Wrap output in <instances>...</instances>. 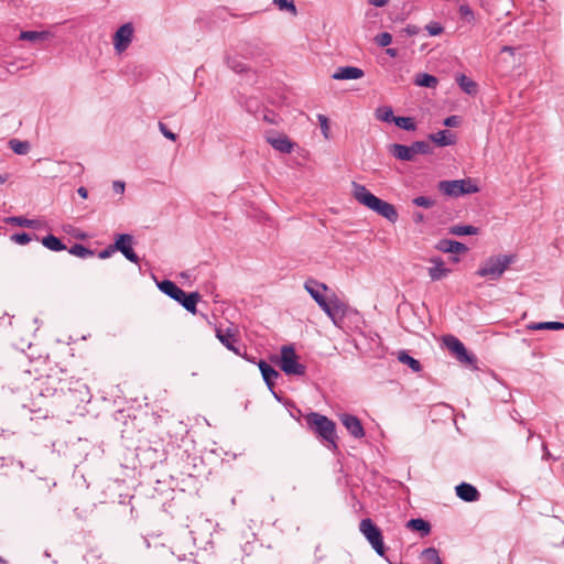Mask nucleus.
<instances>
[{"label": "nucleus", "mask_w": 564, "mask_h": 564, "mask_svg": "<svg viewBox=\"0 0 564 564\" xmlns=\"http://www.w3.org/2000/svg\"><path fill=\"white\" fill-rule=\"evenodd\" d=\"M352 196L359 204L388 219L390 223L394 224L398 220L399 214L397 208L370 193L365 185L352 182Z\"/></svg>", "instance_id": "nucleus-1"}, {"label": "nucleus", "mask_w": 564, "mask_h": 564, "mask_svg": "<svg viewBox=\"0 0 564 564\" xmlns=\"http://www.w3.org/2000/svg\"><path fill=\"white\" fill-rule=\"evenodd\" d=\"M514 261V254L490 256L480 263L476 271V275L486 278L490 281H497Z\"/></svg>", "instance_id": "nucleus-2"}, {"label": "nucleus", "mask_w": 564, "mask_h": 564, "mask_svg": "<svg viewBox=\"0 0 564 564\" xmlns=\"http://www.w3.org/2000/svg\"><path fill=\"white\" fill-rule=\"evenodd\" d=\"M306 423L322 440L327 442V447L337 449L336 424L327 416L312 412L306 416Z\"/></svg>", "instance_id": "nucleus-3"}, {"label": "nucleus", "mask_w": 564, "mask_h": 564, "mask_svg": "<svg viewBox=\"0 0 564 564\" xmlns=\"http://www.w3.org/2000/svg\"><path fill=\"white\" fill-rule=\"evenodd\" d=\"M437 187L441 193L449 197H459L479 192V187L470 178L441 181Z\"/></svg>", "instance_id": "nucleus-4"}, {"label": "nucleus", "mask_w": 564, "mask_h": 564, "mask_svg": "<svg viewBox=\"0 0 564 564\" xmlns=\"http://www.w3.org/2000/svg\"><path fill=\"white\" fill-rule=\"evenodd\" d=\"M279 367L288 376H304L306 372V367L299 362L297 355L292 345L281 347Z\"/></svg>", "instance_id": "nucleus-5"}, {"label": "nucleus", "mask_w": 564, "mask_h": 564, "mask_svg": "<svg viewBox=\"0 0 564 564\" xmlns=\"http://www.w3.org/2000/svg\"><path fill=\"white\" fill-rule=\"evenodd\" d=\"M359 531L364 534L375 551L382 556L384 554L382 533L372 520L369 518L362 519L359 523Z\"/></svg>", "instance_id": "nucleus-6"}, {"label": "nucleus", "mask_w": 564, "mask_h": 564, "mask_svg": "<svg viewBox=\"0 0 564 564\" xmlns=\"http://www.w3.org/2000/svg\"><path fill=\"white\" fill-rule=\"evenodd\" d=\"M133 243H134L133 236H131L129 234H120V235H117V237L115 239L113 248L116 249V251L121 252L124 256V258L127 260H129L130 262L139 263L140 258L138 257V254L134 252V250L132 248Z\"/></svg>", "instance_id": "nucleus-7"}, {"label": "nucleus", "mask_w": 564, "mask_h": 564, "mask_svg": "<svg viewBox=\"0 0 564 564\" xmlns=\"http://www.w3.org/2000/svg\"><path fill=\"white\" fill-rule=\"evenodd\" d=\"M134 28L131 22L122 24L113 34V47L117 53H123L133 40Z\"/></svg>", "instance_id": "nucleus-8"}, {"label": "nucleus", "mask_w": 564, "mask_h": 564, "mask_svg": "<svg viewBox=\"0 0 564 564\" xmlns=\"http://www.w3.org/2000/svg\"><path fill=\"white\" fill-rule=\"evenodd\" d=\"M323 312L333 321L335 325L338 324L345 317L346 305L340 301L336 294H332L325 303V306L321 307Z\"/></svg>", "instance_id": "nucleus-9"}, {"label": "nucleus", "mask_w": 564, "mask_h": 564, "mask_svg": "<svg viewBox=\"0 0 564 564\" xmlns=\"http://www.w3.org/2000/svg\"><path fill=\"white\" fill-rule=\"evenodd\" d=\"M341 424L346 427L347 432L355 438L365 436V430L360 420L352 414L343 413L339 415Z\"/></svg>", "instance_id": "nucleus-10"}, {"label": "nucleus", "mask_w": 564, "mask_h": 564, "mask_svg": "<svg viewBox=\"0 0 564 564\" xmlns=\"http://www.w3.org/2000/svg\"><path fill=\"white\" fill-rule=\"evenodd\" d=\"M304 289L310 293V295L313 297V300L317 303L319 307L325 306V303L328 299H326L322 294V291L327 290L326 284L310 279L305 282Z\"/></svg>", "instance_id": "nucleus-11"}, {"label": "nucleus", "mask_w": 564, "mask_h": 564, "mask_svg": "<svg viewBox=\"0 0 564 564\" xmlns=\"http://www.w3.org/2000/svg\"><path fill=\"white\" fill-rule=\"evenodd\" d=\"M216 336L219 339V341L230 351L236 354L237 356H242L241 348L237 346V338L235 334L231 333L230 329H227L226 332H223L221 329L216 330Z\"/></svg>", "instance_id": "nucleus-12"}, {"label": "nucleus", "mask_w": 564, "mask_h": 564, "mask_svg": "<svg viewBox=\"0 0 564 564\" xmlns=\"http://www.w3.org/2000/svg\"><path fill=\"white\" fill-rule=\"evenodd\" d=\"M455 491L457 497L466 502L477 501L480 496L477 488L467 482H462L457 485Z\"/></svg>", "instance_id": "nucleus-13"}, {"label": "nucleus", "mask_w": 564, "mask_h": 564, "mask_svg": "<svg viewBox=\"0 0 564 564\" xmlns=\"http://www.w3.org/2000/svg\"><path fill=\"white\" fill-rule=\"evenodd\" d=\"M364 76V70L355 66L339 67L334 74L333 78L337 80L359 79Z\"/></svg>", "instance_id": "nucleus-14"}, {"label": "nucleus", "mask_w": 564, "mask_h": 564, "mask_svg": "<svg viewBox=\"0 0 564 564\" xmlns=\"http://www.w3.org/2000/svg\"><path fill=\"white\" fill-rule=\"evenodd\" d=\"M258 366H259V369L261 371V375H262L263 380L267 383L268 388L271 391H273L275 380L280 376L279 372L274 368H272L268 362H265L264 360H260Z\"/></svg>", "instance_id": "nucleus-15"}, {"label": "nucleus", "mask_w": 564, "mask_h": 564, "mask_svg": "<svg viewBox=\"0 0 564 564\" xmlns=\"http://www.w3.org/2000/svg\"><path fill=\"white\" fill-rule=\"evenodd\" d=\"M436 248L440 251L447 253H460L467 251V247L464 243L449 239L440 240L436 245Z\"/></svg>", "instance_id": "nucleus-16"}, {"label": "nucleus", "mask_w": 564, "mask_h": 564, "mask_svg": "<svg viewBox=\"0 0 564 564\" xmlns=\"http://www.w3.org/2000/svg\"><path fill=\"white\" fill-rule=\"evenodd\" d=\"M430 261L434 264L429 268V275L432 281H438L447 276L449 269L444 267V262L441 258H432Z\"/></svg>", "instance_id": "nucleus-17"}, {"label": "nucleus", "mask_w": 564, "mask_h": 564, "mask_svg": "<svg viewBox=\"0 0 564 564\" xmlns=\"http://www.w3.org/2000/svg\"><path fill=\"white\" fill-rule=\"evenodd\" d=\"M268 143L276 151L282 153H291L293 144L285 135L268 137Z\"/></svg>", "instance_id": "nucleus-18"}, {"label": "nucleus", "mask_w": 564, "mask_h": 564, "mask_svg": "<svg viewBox=\"0 0 564 564\" xmlns=\"http://www.w3.org/2000/svg\"><path fill=\"white\" fill-rule=\"evenodd\" d=\"M389 152L398 160L401 161H412L414 159V154L411 150V145H403L399 143H393L389 145Z\"/></svg>", "instance_id": "nucleus-19"}, {"label": "nucleus", "mask_w": 564, "mask_h": 564, "mask_svg": "<svg viewBox=\"0 0 564 564\" xmlns=\"http://www.w3.org/2000/svg\"><path fill=\"white\" fill-rule=\"evenodd\" d=\"M158 288L162 293L170 296L174 301L176 300L177 296L183 295V290L171 280L161 281L160 283H158Z\"/></svg>", "instance_id": "nucleus-20"}, {"label": "nucleus", "mask_w": 564, "mask_h": 564, "mask_svg": "<svg viewBox=\"0 0 564 564\" xmlns=\"http://www.w3.org/2000/svg\"><path fill=\"white\" fill-rule=\"evenodd\" d=\"M53 36L50 31H22L20 33V40L36 42V41H45Z\"/></svg>", "instance_id": "nucleus-21"}, {"label": "nucleus", "mask_w": 564, "mask_h": 564, "mask_svg": "<svg viewBox=\"0 0 564 564\" xmlns=\"http://www.w3.org/2000/svg\"><path fill=\"white\" fill-rule=\"evenodd\" d=\"M430 139L440 147L452 145L455 142L454 135L448 130H441L430 134Z\"/></svg>", "instance_id": "nucleus-22"}, {"label": "nucleus", "mask_w": 564, "mask_h": 564, "mask_svg": "<svg viewBox=\"0 0 564 564\" xmlns=\"http://www.w3.org/2000/svg\"><path fill=\"white\" fill-rule=\"evenodd\" d=\"M414 84L419 87L436 88L438 79L427 73H420L415 76Z\"/></svg>", "instance_id": "nucleus-23"}, {"label": "nucleus", "mask_w": 564, "mask_h": 564, "mask_svg": "<svg viewBox=\"0 0 564 564\" xmlns=\"http://www.w3.org/2000/svg\"><path fill=\"white\" fill-rule=\"evenodd\" d=\"M4 221L10 225H15V226L25 227V228H39V220L28 219L22 216L7 217L4 219Z\"/></svg>", "instance_id": "nucleus-24"}, {"label": "nucleus", "mask_w": 564, "mask_h": 564, "mask_svg": "<svg viewBox=\"0 0 564 564\" xmlns=\"http://www.w3.org/2000/svg\"><path fill=\"white\" fill-rule=\"evenodd\" d=\"M406 528L413 530V531H419L421 532V534L424 536V535H429L430 532H431V524L421 519V518H417V519H411L410 521H408L406 523Z\"/></svg>", "instance_id": "nucleus-25"}, {"label": "nucleus", "mask_w": 564, "mask_h": 564, "mask_svg": "<svg viewBox=\"0 0 564 564\" xmlns=\"http://www.w3.org/2000/svg\"><path fill=\"white\" fill-rule=\"evenodd\" d=\"M42 245L52 251H63L66 249V246L62 242V240L54 235H47L42 238Z\"/></svg>", "instance_id": "nucleus-26"}, {"label": "nucleus", "mask_w": 564, "mask_h": 564, "mask_svg": "<svg viewBox=\"0 0 564 564\" xmlns=\"http://www.w3.org/2000/svg\"><path fill=\"white\" fill-rule=\"evenodd\" d=\"M459 87L468 95H475L477 93V84L468 78L466 75H459L457 78Z\"/></svg>", "instance_id": "nucleus-27"}, {"label": "nucleus", "mask_w": 564, "mask_h": 564, "mask_svg": "<svg viewBox=\"0 0 564 564\" xmlns=\"http://www.w3.org/2000/svg\"><path fill=\"white\" fill-rule=\"evenodd\" d=\"M449 232L455 236L477 235L479 228L471 225H455L451 227Z\"/></svg>", "instance_id": "nucleus-28"}, {"label": "nucleus", "mask_w": 564, "mask_h": 564, "mask_svg": "<svg viewBox=\"0 0 564 564\" xmlns=\"http://www.w3.org/2000/svg\"><path fill=\"white\" fill-rule=\"evenodd\" d=\"M398 360L401 364L408 365L414 372H419L421 370V364L417 359L411 357L406 351L402 350L398 355Z\"/></svg>", "instance_id": "nucleus-29"}, {"label": "nucleus", "mask_w": 564, "mask_h": 564, "mask_svg": "<svg viewBox=\"0 0 564 564\" xmlns=\"http://www.w3.org/2000/svg\"><path fill=\"white\" fill-rule=\"evenodd\" d=\"M444 344L454 354L464 351V344L453 335L445 336Z\"/></svg>", "instance_id": "nucleus-30"}, {"label": "nucleus", "mask_w": 564, "mask_h": 564, "mask_svg": "<svg viewBox=\"0 0 564 564\" xmlns=\"http://www.w3.org/2000/svg\"><path fill=\"white\" fill-rule=\"evenodd\" d=\"M422 557L425 560L424 564H443L438 551L435 547H427L422 551Z\"/></svg>", "instance_id": "nucleus-31"}, {"label": "nucleus", "mask_w": 564, "mask_h": 564, "mask_svg": "<svg viewBox=\"0 0 564 564\" xmlns=\"http://www.w3.org/2000/svg\"><path fill=\"white\" fill-rule=\"evenodd\" d=\"M10 149L19 155H24L30 150V143L28 141H21L18 139H11L9 141Z\"/></svg>", "instance_id": "nucleus-32"}, {"label": "nucleus", "mask_w": 564, "mask_h": 564, "mask_svg": "<svg viewBox=\"0 0 564 564\" xmlns=\"http://www.w3.org/2000/svg\"><path fill=\"white\" fill-rule=\"evenodd\" d=\"M68 252L70 254L76 256L82 259H86V258L93 257L95 254V252L93 250L88 249L87 247H85L84 245H80V243L73 245L68 249Z\"/></svg>", "instance_id": "nucleus-33"}, {"label": "nucleus", "mask_w": 564, "mask_h": 564, "mask_svg": "<svg viewBox=\"0 0 564 564\" xmlns=\"http://www.w3.org/2000/svg\"><path fill=\"white\" fill-rule=\"evenodd\" d=\"M532 330H541V329H550V330H560L564 329V323L561 322H541L534 323L529 326Z\"/></svg>", "instance_id": "nucleus-34"}, {"label": "nucleus", "mask_w": 564, "mask_h": 564, "mask_svg": "<svg viewBox=\"0 0 564 564\" xmlns=\"http://www.w3.org/2000/svg\"><path fill=\"white\" fill-rule=\"evenodd\" d=\"M226 61L228 67L236 73H242L247 69L246 64L238 55H228Z\"/></svg>", "instance_id": "nucleus-35"}, {"label": "nucleus", "mask_w": 564, "mask_h": 564, "mask_svg": "<svg viewBox=\"0 0 564 564\" xmlns=\"http://www.w3.org/2000/svg\"><path fill=\"white\" fill-rule=\"evenodd\" d=\"M376 118L383 122H394L395 119V117L393 116L392 108L388 106L377 108Z\"/></svg>", "instance_id": "nucleus-36"}, {"label": "nucleus", "mask_w": 564, "mask_h": 564, "mask_svg": "<svg viewBox=\"0 0 564 564\" xmlns=\"http://www.w3.org/2000/svg\"><path fill=\"white\" fill-rule=\"evenodd\" d=\"M200 299V295L197 292H192L187 295L186 300L183 303V307L192 314L196 313V305Z\"/></svg>", "instance_id": "nucleus-37"}, {"label": "nucleus", "mask_w": 564, "mask_h": 564, "mask_svg": "<svg viewBox=\"0 0 564 564\" xmlns=\"http://www.w3.org/2000/svg\"><path fill=\"white\" fill-rule=\"evenodd\" d=\"M394 123L405 131H414L416 126L411 117H395Z\"/></svg>", "instance_id": "nucleus-38"}, {"label": "nucleus", "mask_w": 564, "mask_h": 564, "mask_svg": "<svg viewBox=\"0 0 564 564\" xmlns=\"http://www.w3.org/2000/svg\"><path fill=\"white\" fill-rule=\"evenodd\" d=\"M413 154H429L432 152V148L426 141H415L411 144Z\"/></svg>", "instance_id": "nucleus-39"}, {"label": "nucleus", "mask_w": 564, "mask_h": 564, "mask_svg": "<svg viewBox=\"0 0 564 564\" xmlns=\"http://www.w3.org/2000/svg\"><path fill=\"white\" fill-rule=\"evenodd\" d=\"M273 3L283 11H290L292 13H296V7L294 4V0H273Z\"/></svg>", "instance_id": "nucleus-40"}, {"label": "nucleus", "mask_w": 564, "mask_h": 564, "mask_svg": "<svg viewBox=\"0 0 564 564\" xmlns=\"http://www.w3.org/2000/svg\"><path fill=\"white\" fill-rule=\"evenodd\" d=\"M375 42L380 47H386L391 44L392 35L389 32H382L376 35Z\"/></svg>", "instance_id": "nucleus-41"}, {"label": "nucleus", "mask_w": 564, "mask_h": 564, "mask_svg": "<svg viewBox=\"0 0 564 564\" xmlns=\"http://www.w3.org/2000/svg\"><path fill=\"white\" fill-rule=\"evenodd\" d=\"M412 203L419 207L431 208L435 205V200L426 196H417Z\"/></svg>", "instance_id": "nucleus-42"}, {"label": "nucleus", "mask_w": 564, "mask_h": 564, "mask_svg": "<svg viewBox=\"0 0 564 564\" xmlns=\"http://www.w3.org/2000/svg\"><path fill=\"white\" fill-rule=\"evenodd\" d=\"M11 241L18 243V245H26L32 240V237L28 232H20V234H13L10 237Z\"/></svg>", "instance_id": "nucleus-43"}, {"label": "nucleus", "mask_w": 564, "mask_h": 564, "mask_svg": "<svg viewBox=\"0 0 564 564\" xmlns=\"http://www.w3.org/2000/svg\"><path fill=\"white\" fill-rule=\"evenodd\" d=\"M425 30L431 36H436L443 33L444 28L438 22H430L426 24Z\"/></svg>", "instance_id": "nucleus-44"}, {"label": "nucleus", "mask_w": 564, "mask_h": 564, "mask_svg": "<svg viewBox=\"0 0 564 564\" xmlns=\"http://www.w3.org/2000/svg\"><path fill=\"white\" fill-rule=\"evenodd\" d=\"M459 14L462 18L466 19L468 22L474 20V12L468 4H462L459 7Z\"/></svg>", "instance_id": "nucleus-45"}, {"label": "nucleus", "mask_w": 564, "mask_h": 564, "mask_svg": "<svg viewBox=\"0 0 564 564\" xmlns=\"http://www.w3.org/2000/svg\"><path fill=\"white\" fill-rule=\"evenodd\" d=\"M317 119H318V122H319V126H321L322 133L324 134V137L326 139H328L329 126H328L327 117L325 115H318Z\"/></svg>", "instance_id": "nucleus-46"}, {"label": "nucleus", "mask_w": 564, "mask_h": 564, "mask_svg": "<svg viewBox=\"0 0 564 564\" xmlns=\"http://www.w3.org/2000/svg\"><path fill=\"white\" fill-rule=\"evenodd\" d=\"M456 355V358L460 361V362H465V364H474L475 362V357L473 355H470L466 348L464 347V351L463 352H458V354H455Z\"/></svg>", "instance_id": "nucleus-47"}, {"label": "nucleus", "mask_w": 564, "mask_h": 564, "mask_svg": "<svg viewBox=\"0 0 564 564\" xmlns=\"http://www.w3.org/2000/svg\"><path fill=\"white\" fill-rule=\"evenodd\" d=\"M159 129L166 139L171 141L176 140V134L172 132L170 129H167V127L163 122H159Z\"/></svg>", "instance_id": "nucleus-48"}, {"label": "nucleus", "mask_w": 564, "mask_h": 564, "mask_svg": "<svg viewBox=\"0 0 564 564\" xmlns=\"http://www.w3.org/2000/svg\"><path fill=\"white\" fill-rule=\"evenodd\" d=\"M116 252V249L113 248V243L112 245H109L107 248H105L104 250H101L99 253H98V257L100 259H107V258H110L113 253Z\"/></svg>", "instance_id": "nucleus-49"}, {"label": "nucleus", "mask_w": 564, "mask_h": 564, "mask_svg": "<svg viewBox=\"0 0 564 564\" xmlns=\"http://www.w3.org/2000/svg\"><path fill=\"white\" fill-rule=\"evenodd\" d=\"M459 123L460 118L458 116H449L444 120L446 127H457Z\"/></svg>", "instance_id": "nucleus-50"}, {"label": "nucleus", "mask_w": 564, "mask_h": 564, "mask_svg": "<svg viewBox=\"0 0 564 564\" xmlns=\"http://www.w3.org/2000/svg\"><path fill=\"white\" fill-rule=\"evenodd\" d=\"M113 191L118 194H122L124 192V183L121 181H115L112 184Z\"/></svg>", "instance_id": "nucleus-51"}, {"label": "nucleus", "mask_w": 564, "mask_h": 564, "mask_svg": "<svg viewBox=\"0 0 564 564\" xmlns=\"http://www.w3.org/2000/svg\"><path fill=\"white\" fill-rule=\"evenodd\" d=\"M371 6L382 8L388 4L389 0H368Z\"/></svg>", "instance_id": "nucleus-52"}, {"label": "nucleus", "mask_w": 564, "mask_h": 564, "mask_svg": "<svg viewBox=\"0 0 564 564\" xmlns=\"http://www.w3.org/2000/svg\"><path fill=\"white\" fill-rule=\"evenodd\" d=\"M405 31L409 35H415L419 32V28L415 25H408Z\"/></svg>", "instance_id": "nucleus-53"}, {"label": "nucleus", "mask_w": 564, "mask_h": 564, "mask_svg": "<svg viewBox=\"0 0 564 564\" xmlns=\"http://www.w3.org/2000/svg\"><path fill=\"white\" fill-rule=\"evenodd\" d=\"M77 193L82 198L88 197V191L84 186L78 187Z\"/></svg>", "instance_id": "nucleus-54"}, {"label": "nucleus", "mask_w": 564, "mask_h": 564, "mask_svg": "<svg viewBox=\"0 0 564 564\" xmlns=\"http://www.w3.org/2000/svg\"><path fill=\"white\" fill-rule=\"evenodd\" d=\"M386 53L391 56V57H397L398 56V50L397 48H387L386 50Z\"/></svg>", "instance_id": "nucleus-55"}, {"label": "nucleus", "mask_w": 564, "mask_h": 564, "mask_svg": "<svg viewBox=\"0 0 564 564\" xmlns=\"http://www.w3.org/2000/svg\"><path fill=\"white\" fill-rule=\"evenodd\" d=\"M187 295H188V294H186V293L183 291V295L177 296L175 301H176L177 303H180L181 305H183V303H184V301L186 300Z\"/></svg>", "instance_id": "nucleus-56"}, {"label": "nucleus", "mask_w": 564, "mask_h": 564, "mask_svg": "<svg viewBox=\"0 0 564 564\" xmlns=\"http://www.w3.org/2000/svg\"><path fill=\"white\" fill-rule=\"evenodd\" d=\"M413 217L415 223L423 221L424 219V216L421 213H415Z\"/></svg>", "instance_id": "nucleus-57"}, {"label": "nucleus", "mask_w": 564, "mask_h": 564, "mask_svg": "<svg viewBox=\"0 0 564 564\" xmlns=\"http://www.w3.org/2000/svg\"><path fill=\"white\" fill-rule=\"evenodd\" d=\"M544 449V458H549L551 456L550 452H547L545 444H543Z\"/></svg>", "instance_id": "nucleus-58"}, {"label": "nucleus", "mask_w": 564, "mask_h": 564, "mask_svg": "<svg viewBox=\"0 0 564 564\" xmlns=\"http://www.w3.org/2000/svg\"><path fill=\"white\" fill-rule=\"evenodd\" d=\"M6 182V177H3L2 175H0V185L3 184Z\"/></svg>", "instance_id": "nucleus-59"}, {"label": "nucleus", "mask_w": 564, "mask_h": 564, "mask_svg": "<svg viewBox=\"0 0 564 564\" xmlns=\"http://www.w3.org/2000/svg\"><path fill=\"white\" fill-rule=\"evenodd\" d=\"M44 555H45L46 557H50V556H51V555H50V553H48L47 551L44 553Z\"/></svg>", "instance_id": "nucleus-60"}, {"label": "nucleus", "mask_w": 564, "mask_h": 564, "mask_svg": "<svg viewBox=\"0 0 564 564\" xmlns=\"http://www.w3.org/2000/svg\"><path fill=\"white\" fill-rule=\"evenodd\" d=\"M3 562H4L3 558L0 556V563H3Z\"/></svg>", "instance_id": "nucleus-61"}]
</instances>
